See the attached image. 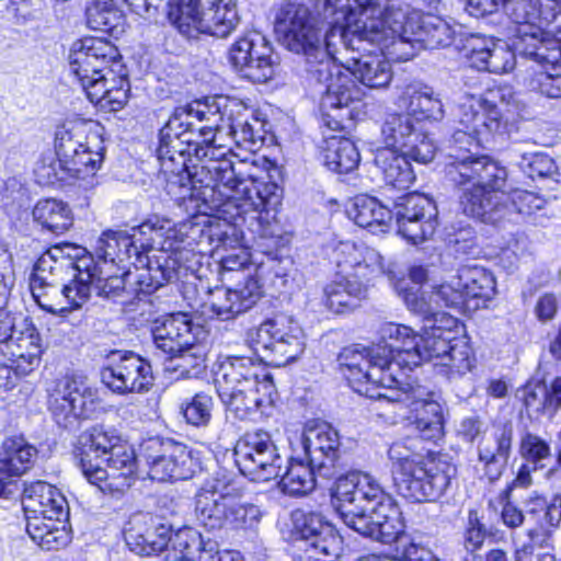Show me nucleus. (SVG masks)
<instances>
[{"label": "nucleus", "instance_id": "nucleus-1", "mask_svg": "<svg viewBox=\"0 0 561 561\" xmlns=\"http://www.w3.org/2000/svg\"><path fill=\"white\" fill-rule=\"evenodd\" d=\"M449 180L462 187V213L484 224H496L511 213L530 216L546 205L537 193L512 188L507 169L486 154L450 157L446 164Z\"/></svg>", "mask_w": 561, "mask_h": 561}, {"label": "nucleus", "instance_id": "nucleus-2", "mask_svg": "<svg viewBox=\"0 0 561 561\" xmlns=\"http://www.w3.org/2000/svg\"><path fill=\"white\" fill-rule=\"evenodd\" d=\"M244 192L247 197L241 204L236 201L225 204V213L237 210L236 215L231 214L230 219L209 217L202 213L194 214L187 221L181 222L178 234H185L197 242L206 239L216 251L221 248H237L241 240L242 225H247L252 233L261 238L279 236L280 229L276 219L280 205L278 186L271 182H253Z\"/></svg>", "mask_w": 561, "mask_h": 561}, {"label": "nucleus", "instance_id": "nucleus-3", "mask_svg": "<svg viewBox=\"0 0 561 561\" xmlns=\"http://www.w3.org/2000/svg\"><path fill=\"white\" fill-rule=\"evenodd\" d=\"M325 7L334 9L335 24L325 33L324 41L321 38L318 22L308 7L302 3L284 1L275 13L274 27L280 43L290 51L301 54L306 57L308 66L325 55L339 53V47L344 49L359 50L362 44L367 43L366 38H358L355 35L346 36L347 19L351 10L347 8L348 0H324Z\"/></svg>", "mask_w": 561, "mask_h": 561}, {"label": "nucleus", "instance_id": "nucleus-4", "mask_svg": "<svg viewBox=\"0 0 561 561\" xmlns=\"http://www.w3.org/2000/svg\"><path fill=\"white\" fill-rule=\"evenodd\" d=\"M371 15L351 13L346 36L355 35L366 38L369 44L385 45L387 48L391 45L394 49L407 44L412 48L419 45L436 49L450 45L453 41L454 31L450 25L436 15L407 12L393 3L389 4V9Z\"/></svg>", "mask_w": 561, "mask_h": 561}, {"label": "nucleus", "instance_id": "nucleus-5", "mask_svg": "<svg viewBox=\"0 0 561 561\" xmlns=\"http://www.w3.org/2000/svg\"><path fill=\"white\" fill-rule=\"evenodd\" d=\"M214 382L222 403L240 420L270 404L275 390L272 376L251 357L224 359L215 371Z\"/></svg>", "mask_w": 561, "mask_h": 561}, {"label": "nucleus", "instance_id": "nucleus-6", "mask_svg": "<svg viewBox=\"0 0 561 561\" xmlns=\"http://www.w3.org/2000/svg\"><path fill=\"white\" fill-rule=\"evenodd\" d=\"M195 515L209 530H245L259 525L262 511L247 501L225 474L217 473L197 492Z\"/></svg>", "mask_w": 561, "mask_h": 561}, {"label": "nucleus", "instance_id": "nucleus-7", "mask_svg": "<svg viewBox=\"0 0 561 561\" xmlns=\"http://www.w3.org/2000/svg\"><path fill=\"white\" fill-rule=\"evenodd\" d=\"M22 506L26 531L37 546L49 551L70 542L69 506L56 486L44 481L32 482L23 490Z\"/></svg>", "mask_w": 561, "mask_h": 561}, {"label": "nucleus", "instance_id": "nucleus-8", "mask_svg": "<svg viewBox=\"0 0 561 561\" xmlns=\"http://www.w3.org/2000/svg\"><path fill=\"white\" fill-rule=\"evenodd\" d=\"M379 335H381L379 333ZM339 364L350 381H366L365 394L387 392L397 383L394 367H398L397 350L380 336V342L370 347H345L339 355Z\"/></svg>", "mask_w": 561, "mask_h": 561}, {"label": "nucleus", "instance_id": "nucleus-9", "mask_svg": "<svg viewBox=\"0 0 561 561\" xmlns=\"http://www.w3.org/2000/svg\"><path fill=\"white\" fill-rule=\"evenodd\" d=\"M516 110L510 87H494L479 95L465 93L458 101L462 133L477 140L501 135L502 119Z\"/></svg>", "mask_w": 561, "mask_h": 561}, {"label": "nucleus", "instance_id": "nucleus-10", "mask_svg": "<svg viewBox=\"0 0 561 561\" xmlns=\"http://www.w3.org/2000/svg\"><path fill=\"white\" fill-rule=\"evenodd\" d=\"M371 399L381 405L393 407V413L400 419H413L415 428L423 439H437L443 435L444 415L443 407L436 394L422 386L409 389H387L369 393Z\"/></svg>", "mask_w": 561, "mask_h": 561}, {"label": "nucleus", "instance_id": "nucleus-11", "mask_svg": "<svg viewBox=\"0 0 561 561\" xmlns=\"http://www.w3.org/2000/svg\"><path fill=\"white\" fill-rule=\"evenodd\" d=\"M505 13L512 23L508 41L525 56L548 33L543 28L561 16V0H510Z\"/></svg>", "mask_w": 561, "mask_h": 561}, {"label": "nucleus", "instance_id": "nucleus-12", "mask_svg": "<svg viewBox=\"0 0 561 561\" xmlns=\"http://www.w3.org/2000/svg\"><path fill=\"white\" fill-rule=\"evenodd\" d=\"M380 334L397 350L398 367L409 368L419 366L423 360H434L438 366L458 339L427 330L420 335L410 327L392 322L382 324Z\"/></svg>", "mask_w": 561, "mask_h": 561}, {"label": "nucleus", "instance_id": "nucleus-13", "mask_svg": "<svg viewBox=\"0 0 561 561\" xmlns=\"http://www.w3.org/2000/svg\"><path fill=\"white\" fill-rule=\"evenodd\" d=\"M389 497L376 478L353 471L337 479L334 505L344 524L352 528L359 518L367 517Z\"/></svg>", "mask_w": 561, "mask_h": 561}, {"label": "nucleus", "instance_id": "nucleus-14", "mask_svg": "<svg viewBox=\"0 0 561 561\" xmlns=\"http://www.w3.org/2000/svg\"><path fill=\"white\" fill-rule=\"evenodd\" d=\"M337 54L325 55L307 68L310 78L318 84L320 110L327 116H330L331 111L347 108L362 98L348 69L336 62Z\"/></svg>", "mask_w": 561, "mask_h": 561}, {"label": "nucleus", "instance_id": "nucleus-15", "mask_svg": "<svg viewBox=\"0 0 561 561\" xmlns=\"http://www.w3.org/2000/svg\"><path fill=\"white\" fill-rule=\"evenodd\" d=\"M249 340L272 365L285 366L297 359L305 350L304 333L291 318L278 316L249 331Z\"/></svg>", "mask_w": 561, "mask_h": 561}, {"label": "nucleus", "instance_id": "nucleus-16", "mask_svg": "<svg viewBox=\"0 0 561 561\" xmlns=\"http://www.w3.org/2000/svg\"><path fill=\"white\" fill-rule=\"evenodd\" d=\"M236 465L242 474L252 480L268 481L278 478L283 459L270 433H245L234 446Z\"/></svg>", "mask_w": 561, "mask_h": 561}, {"label": "nucleus", "instance_id": "nucleus-17", "mask_svg": "<svg viewBox=\"0 0 561 561\" xmlns=\"http://www.w3.org/2000/svg\"><path fill=\"white\" fill-rule=\"evenodd\" d=\"M454 474L450 463L428 456L405 476L394 477V481L398 491L410 501L435 502L445 494Z\"/></svg>", "mask_w": 561, "mask_h": 561}, {"label": "nucleus", "instance_id": "nucleus-18", "mask_svg": "<svg viewBox=\"0 0 561 561\" xmlns=\"http://www.w3.org/2000/svg\"><path fill=\"white\" fill-rule=\"evenodd\" d=\"M98 404V392L81 378L65 377L57 382L49 407L56 423L71 428L79 419H89Z\"/></svg>", "mask_w": 561, "mask_h": 561}, {"label": "nucleus", "instance_id": "nucleus-19", "mask_svg": "<svg viewBox=\"0 0 561 561\" xmlns=\"http://www.w3.org/2000/svg\"><path fill=\"white\" fill-rule=\"evenodd\" d=\"M398 233L412 244L432 237L436 229V206L427 196L410 193L398 198L393 211Z\"/></svg>", "mask_w": 561, "mask_h": 561}, {"label": "nucleus", "instance_id": "nucleus-20", "mask_svg": "<svg viewBox=\"0 0 561 561\" xmlns=\"http://www.w3.org/2000/svg\"><path fill=\"white\" fill-rule=\"evenodd\" d=\"M118 57L117 48L106 39L85 37L76 41L69 53L70 72L78 79L82 88L100 76L112 75L110 65Z\"/></svg>", "mask_w": 561, "mask_h": 561}, {"label": "nucleus", "instance_id": "nucleus-21", "mask_svg": "<svg viewBox=\"0 0 561 561\" xmlns=\"http://www.w3.org/2000/svg\"><path fill=\"white\" fill-rule=\"evenodd\" d=\"M102 382L113 392L127 394L148 391L152 386L150 364L133 352L113 354L101 370Z\"/></svg>", "mask_w": 561, "mask_h": 561}, {"label": "nucleus", "instance_id": "nucleus-22", "mask_svg": "<svg viewBox=\"0 0 561 561\" xmlns=\"http://www.w3.org/2000/svg\"><path fill=\"white\" fill-rule=\"evenodd\" d=\"M122 444V439L115 431L106 430L103 426H93L80 434L76 457L79 459L83 476L91 484L104 490L101 483L107 480L108 473L99 461Z\"/></svg>", "mask_w": 561, "mask_h": 561}, {"label": "nucleus", "instance_id": "nucleus-23", "mask_svg": "<svg viewBox=\"0 0 561 561\" xmlns=\"http://www.w3.org/2000/svg\"><path fill=\"white\" fill-rule=\"evenodd\" d=\"M297 530L305 540L309 561H336L343 550V540L335 528L318 513L297 511L294 514Z\"/></svg>", "mask_w": 561, "mask_h": 561}, {"label": "nucleus", "instance_id": "nucleus-24", "mask_svg": "<svg viewBox=\"0 0 561 561\" xmlns=\"http://www.w3.org/2000/svg\"><path fill=\"white\" fill-rule=\"evenodd\" d=\"M333 259L341 273L360 282L366 290L377 278L390 273L379 251L364 243L340 242L333 251Z\"/></svg>", "mask_w": 561, "mask_h": 561}, {"label": "nucleus", "instance_id": "nucleus-25", "mask_svg": "<svg viewBox=\"0 0 561 561\" xmlns=\"http://www.w3.org/2000/svg\"><path fill=\"white\" fill-rule=\"evenodd\" d=\"M495 294L493 275L481 266H463L448 283L442 284V295L448 304L460 308L476 301L473 308L484 307Z\"/></svg>", "mask_w": 561, "mask_h": 561}, {"label": "nucleus", "instance_id": "nucleus-26", "mask_svg": "<svg viewBox=\"0 0 561 561\" xmlns=\"http://www.w3.org/2000/svg\"><path fill=\"white\" fill-rule=\"evenodd\" d=\"M76 271L69 284L61 287L60 300L50 301L44 299L41 309L53 314L66 316L67 313L81 308L90 298L92 285L101 274L99 266L94 263L92 255H78L75 262H68ZM47 298V297H44Z\"/></svg>", "mask_w": 561, "mask_h": 561}, {"label": "nucleus", "instance_id": "nucleus-27", "mask_svg": "<svg viewBox=\"0 0 561 561\" xmlns=\"http://www.w3.org/2000/svg\"><path fill=\"white\" fill-rule=\"evenodd\" d=\"M300 442L308 461L312 468H317L318 474L331 478L341 446L337 431L325 422H308Z\"/></svg>", "mask_w": 561, "mask_h": 561}, {"label": "nucleus", "instance_id": "nucleus-28", "mask_svg": "<svg viewBox=\"0 0 561 561\" xmlns=\"http://www.w3.org/2000/svg\"><path fill=\"white\" fill-rule=\"evenodd\" d=\"M172 537V526L161 523L157 517L136 513L130 516L124 528V538L129 549L139 556L162 552Z\"/></svg>", "mask_w": 561, "mask_h": 561}, {"label": "nucleus", "instance_id": "nucleus-29", "mask_svg": "<svg viewBox=\"0 0 561 561\" xmlns=\"http://www.w3.org/2000/svg\"><path fill=\"white\" fill-rule=\"evenodd\" d=\"M36 449L22 436L4 439L0 450V497L10 499L21 489L20 477L33 465Z\"/></svg>", "mask_w": 561, "mask_h": 561}, {"label": "nucleus", "instance_id": "nucleus-30", "mask_svg": "<svg viewBox=\"0 0 561 561\" xmlns=\"http://www.w3.org/2000/svg\"><path fill=\"white\" fill-rule=\"evenodd\" d=\"M514 426L510 421L493 423L478 445V460L490 481L499 479L512 451Z\"/></svg>", "mask_w": 561, "mask_h": 561}, {"label": "nucleus", "instance_id": "nucleus-31", "mask_svg": "<svg viewBox=\"0 0 561 561\" xmlns=\"http://www.w3.org/2000/svg\"><path fill=\"white\" fill-rule=\"evenodd\" d=\"M466 49L472 67L499 75L512 71L516 65V54H519L514 49L511 41L510 44H505L478 35L468 39Z\"/></svg>", "mask_w": 561, "mask_h": 561}, {"label": "nucleus", "instance_id": "nucleus-32", "mask_svg": "<svg viewBox=\"0 0 561 561\" xmlns=\"http://www.w3.org/2000/svg\"><path fill=\"white\" fill-rule=\"evenodd\" d=\"M202 334L187 312H178V377L198 378L205 371L204 347L197 343Z\"/></svg>", "mask_w": 561, "mask_h": 561}, {"label": "nucleus", "instance_id": "nucleus-33", "mask_svg": "<svg viewBox=\"0 0 561 561\" xmlns=\"http://www.w3.org/2000/svg\"><path fill=\"white\" fill-rule=\"evenodd\" d=\"M351 529L382 543H392L404 533V523L391 496Z\"/></svg>", "mask_w": 561, "mask_h": 561}, {"label": "nucleus", "instance_id": "nucleus-34", "mask_svg": "<svg viewBox=\"0 0 561 561\" xmlns=\"http://www.w3.org/2000/svg\"><path fill=\"white\" fill-rule=\"evenodd\" d=\"M374 162L383 174L386 185L405 190L413 183L415 175L409 159L402 153L397 142H368Z\"/></svg>", "mask_w": 561, "mask_h": 561}, {"label": "nucleus", "instance_id": "nucleus-35", "mask_svg": "<svg viewBox=\"0 0 561 561\" xmlns=\"http://www.w3.org/2000/svg\"><path fill=\"white\" fill-rule=\"evenodd\" d=\"M396 289L402 297L407 308L422 318L423 322L442 307H454L448 304L442 295V285L435 287H415L410 286L405 280L397 284Z\"/></svg>", "mask_w": 561, "mask_h": 561}, {"label": "nucleus", "instance_id": "nucleus-36", "mask_svg": "<svg viewBox=\"0 0 561 561\" xmlns=\"http://www.w3.org/2000/svg\"><path fill=\"white\" fill-rule=\"evenodd\" d=\"M350 73L370 89L387 87L392 80V69L383 54L369 53L354 57L346 66Z\"/></svg>", "mask_w": 561, "mask_h": 561}, {"label": "nucleus", "instance_id": "nucleus-37", "mask_svg": "<svg viewBox=\"0 0 561 561\" xmlns=\"http://www.w3.org/2000/svg\"><path fill=\"white\" fill-rule=\"evenodd\" d=\"M399 105L404 106L416 122L424 123L425 128H428L431 119L436 121L443 115V104L428 87L408 85L400 98Z\"/></svg>", "mask_w": 561, "mask_h": 561}, {"label": "nucleus", "instance_id": "nucleus-38", "mask_svg": "<svg viewBox=\"0 0 561 561\" xmlns=\"http://www.w3.org/2000/svg\"><path fill=\"white\" fill-rule=\"evenodd\" d=\"M60 252L59 248H54L46 251L35 263L31 277L32 295L38 306L41 307L44 297L50 301L60 300L59 293L61 288L56 287L51 278L57 270L62 267V262H57V255Z\"/></svg>", "mask_w": 561, "mask_h": 561}, {"label": "nucleus", "instance_id": "nucleus-39", "mask_svg": "<svg viewBox=\"0 0 561 561\" xmlns=\"http://www.w3.org/2000/svg\"><path fill=\"white\" fill-rule=\"evenodd\" d=\"M346 214L357 226L371 232H382L392 218V210L371 196L358 195L347 206Z\"/></svg>", "mask_w": 561, "mask_h": 561}, {"label": "nucleus", "instance_id": "nucleus-40", "mask_svg": "<svg viewBox=\"0 0 561 561\" xmlns=\"http://www.w3.org/2000/svg\"><path fill=\"white\" fill-rule=\"evenodd\" d=\"M59 153L67 158L72 178L81 173H94L104 160L105 149L102 142H59Z\"/></svg>", "mask_w": 561, "mask_h": 561}, {"label": "nucleus", "instance_id": "nucleus-41", "mask_svg": "<svg viewBox=\"0 0 561 561\" xmlns=\"http://www.w3.org/2000/svg\"><path fill=\"white\" fill-rule=\"evenodd\" d=\"M112 85L107 87V76H100L95 81H89L83 90L92 103L103 110L116 112L121 110L128 100L129 83L123 77L112 76Z\"/></svg>", "mask_w": 561, "mask_h": 561}, {"label": "nucleus", "instance_id": "nucleus-42", "mask_svg": "<svg viewBox=\"0 0 561 561\" xmlns=\"http://www.w3.org/2000/svg\"><path fill=\"white\" fill-rule=\"evenodd\" d=\"M206 8L204 34L227 37L239 24L234 0H201Z\"/></svg>", "mask_w": 561, "mask_h": 561}, {"label": "nucleus", "instance_id": "nucleus-43", "mask_svg": "<svg viewBox=\"0 0 561 561\" xmlns=\"http://www.w3.org/2000/svg\"><path fill=\"white\" fill-rule=\"evenodd\" d=\"M367 290L337 268L335 278L324 287L325 302L330 310L340 313L353 308L355 301L366 297Z\"/></svg>", "mask_w": 561, "mask_h": 561}, {"label": "nucleus", "instance_id": "nucleus-44", "mask_svg": "<svg viewBox=\"0 0 561 561\" xmlns=\"http://www.w3.org/2000/svg\"><path fill=\"white\" fill-rule=\"evenodd\" d=\"M257 298L259 294L250 288V284L240 289H217L210 301V309L220 319L228 320L250 309Z\"/></svg>", "mask_w": 561, "mask_h": 561}, {"label": "nucleus", "instance_id": "nucleus-45", "mask_svg": "<svg viewBox=\"0 0 561 561\" xmlns=\"http://www.w3.org/2000/svg\"><path fill=\"white\" fill-rule=\"evenodd\" d=\"M33 218L42 228L55 234L64 233L73 222L68 204L56 198L39 199L33 208Z\"/></svg>", "mask_w": 561, "mask_h": 561}, {"label": "nucleus", "instance_id": "nucleus-46", "mask_svg": "<svg viewBox=\"0 0 561 561\" xmlns=\"http://www.w3.org/2000/svg\"><path fill=\"white\" fill-rule=\"evenodd\" d=\"M118 0H98L87 11V23L92 30L118 36L125 32L126 18L117 7Z\"/></svg>", "mask_w": 561, "mask_h": 561}, {"label": "nucleus", "instance_id": "nucleus-47", "mask_svg": "<svg viewBox=\"0 0 561 561\" xmlns=\"http://www.w3.org/2000/svg\"><path fill=\"white\" fill-rule=\"evenodd\" d=\"M188 150L193 146L195 157L198 161H208L209 164L206 168L211 171L221 174L220 181H226V185L229 187L236 186L234 172L232 168V161L228 158L230 149L224 146H215V142H186Z\"/></svg>", "mask_w": 561, "mask_h": 561}, {"label": "nucleus", "instance_id": "nucleus-48", "mask_svg": "<svg viewBox=\"0 0 561 561\" xmlns=\"http://www.w3.org/2000/svg\"><path fill=\"white\" fill-rule=\"evenodd\" d=\"M54 145V149L42 153L34 170L36 181L41 185H54L72 179L71 168L65 162L67 158L59 153V144Z\"/></svg>", "mask_w": 561, "mask_h": 561}, {"label": "nucleus", "instance_id": "nucleus-49", "mask_svg": "<svg viewBox=\"0 0 561 561\" xmlns=\"http://www.w3.org/2000/svg\"><path fill=\"white\" fill-rule=\"evenodd\" d=\"M317 468L311 463L305 465L302 461H291L284 474H279V486L288 495H305L313 490L316 484L314 474Z\"/></svg>", "mask_w": 561, "mask_h": 561}, {"label": "nucleus", "instance_id": "nucleus-50", "mask_svg": "<svg viewBox=\"0 0 561 561\" xmlns=\"http://www.w3.org/2000/svg\"><path fill=\"white\" fill-rule=\"evenodd\" d=\"M416 438H405L393 443L388 449L396 477L405 476L414 467L422 463L430 455H424L417 445Z\"/></svg>", "mask_w": 561, "mask_h": 561}, {"label": "nucleus", "instance_id": "nucleus-51", "mask_svg": "<svg viewBox=\"0 0 561 561\" xmlns=\"http://www.w3.org/2000/svg\"><path fill=\"white\" fill-rule=\"evenodd\" d=\"M476 358L471 346L465 339L458 337L438 366L444 368L448 379H458L470 373Z\"/></svg>", "mask_w": 561, "mask_h": 561}, {"label": "nucleus", "instance_id": "nucleus-52", "mask_svg": "<svg viewBox=\"0 0 561 561\" xmlns=\"http://www.w3.org/2000/svg\"><path fill=\"white\" fill-rule=\"evenodd\" d=\"M206 8L201 0H178V32L187 38L204 34Z\"/></svg>", "mask_w": 561, "mask_h": 561}, {"label": "nucleus", "instance_id": "nucleus-53", "mask_svg": "<svg viewBox=\"0 0 561 561\" xmlns=\"http://www.w3.org/2000/svg\"><path fill=\"white\" fill-rule=\"evenodd\" d=\"M261 45H251V60L245 68V77L254 82H266L274 76L275 61L270 42L261 34Z\"/></svg>", "mask_w": 561, "mask_h": 561}, {"label": "nucleus", "instance_id": "nucleus-54", "mask_svg": "<svg viewBox=\"0 0 561 561\" xmlns=\"http://www.w3.org/2000/svg\"><path fill=\"white\" fill-rule=\"evenodd\" d=\"M385 140H401L407 137L425 138L430 129L424 123L416 119L408 112L405 115H390L387 117L381 129Z\"/></svg>", "mask_w": 561, "mask_h": 561}, {"label": "nucleus", "instance_id": "nucleus-55", "mask_svg": "<svg viewBox=\"0 0 561 561\" xmlns=\"http://www.w3.org/2000/svg\"><path fill=\"white\" fill-rule=\"evenodd\" d=\"M135 234H128L123 231H106L103 232L99 238L95 253L100 260L104 262H115L118 261V251L119 247H124V254L127 252L134 251L137 260L141 262V256L139 254L138 247L134 241Z\"/></svg>", "mask_w": 561, "mask_h": 561}, {"label": "nucleus", "instance_id": "nucleus-56", "mask_svg": "<svg viewBox=\"0 0 561 561\" xmlns=\"http://www.w3.org/2000/svg\"><path fill=\"white\" fill-rule=\"evenodd\" d=\"M219 108L220 105L216 98L194 100L184 106L178 107V121H180L178 127L182 128L185 126L183 131L178 133V137L185 131L193 130L194 122L191 119L194 118L198 123H202L203 121L209 122L213 117H216L219 114Z\"/></svg>", "mask_w": 561, "mask_h": 561}, {"label": "nucleus", "instance_id": "nucleus-57", "mask_svg": "<svg viewBox=\"0 0 561 561\" xmlns=\"http://www.w3.org/2000/svg\"><path fill=\"white\" fill-rule=\"evenodd\" d=\"M359 149L355 142H331L324 152V163L333 172L350 173L358 167Z\"/></svg>", "mask_w": 561, "mask_h": 561}, {"label": "nucleus", "instance_id": "nucleus-58", "mask_svg": "<svg viewBox=\"0 0 561 561\" xmlns=\"http://www.w3.org/2000/svg\"><path fill=\"white\" fill-rule=\"evenodd\" d=\"M5 352L10 355L11 365L22 374H27L38 365L42 353L41 346L34 343L32 333H21L19 342Z\"/></svg>", "mask_w": 561, "mask_h": 561}, {"label": "nucleus", "instance_id": "nucleus-59", "mask_svg": "<svg viewBox=\"0 0 561 561\" xmlns=\"http://www.w3.org/2000/svg\"><path fill=\"white\" fill-rule=\"evenodd\" d=\"M527 513L530 515H541L538 519L540 527L547 536L559 527L561 523V497L554 496L548 504L547 501L538 494H534L526 502Z\"/></svg>", "mask_w": 561, "mask_h": 561}, {"label": "nucleus", "instance_id": "nucleus-60", "mask_svg": "<svg viewBox=\"0 0 561 561\" xmlns=\"http://www.w3.org/2000/svg\"><path fill=\"white\" fill-rule=\"evenodd\" d=\"M100 462L102 467L103 463L107 466L105 468L108 473L107 479L123 478L125 482L121 483V485H129L127 480L136 471V457L134 450L128 445L122 444L119 447H116L113 453H110Z\"/></svg>", "mask_w": 561, "mask_h": 561}, {"label": "nucleus", "instance_id": "nucleus-61", "mask_svg": "<svg viewBox=\"0 0 561 561\" xmlns=\"http://www.w3.org/2000/svg\"><path fill=\"white\" fill-rule=\"evenodd\" d=\"M210 541L204 540L201 533L192 527L178 529V561H204Z\"/></svg>", "mask_w": 561, "mask_h": 561}, {"label": "nucleus", "instance_id": "nucleus-62", "mask_svg": "<svg viewBox=\"0 0 561 561\" xmlns=\"http://www.w3.org/2000/svg\"><path fill=\"white\" fill-rule=\"evenodd\" d=\"M152 336L157 350L165 356V362L172 364L175 351V320L174 314L157 319L152 327Z\"/></svg>", "mask_w": 561, "mask_h": 561}, {"label": "nucleus", "instance_id": "nucleus-63", "mask_svg": "<svg viewBox=\"0 0 561 561\" xmlns=\"http://www.w3.org/2000/svg\"><path fill=\"white\" fill-rule=\"evenodd\" d=\"M525 57L535 60L542 67L560 66L561 62V32L556 37L549 32L540 37L539 43L529 49Z\"/></svg>", "mask_w": 561, "mask_h": 561}, {"label": "nucleus", "instance_id": "nucleus-64", "mask_svg": "<svg viewBox=\"0 0 561 561\" xmlns=\"http://www.w3.org/2000/svg\"><path fill=\"white\" fill-rule=\"evenodd\" d=\"M211 408V397L205 393H197L190 402L182 405V414L187 424L203 426L210 420Z\"/></svg>", "mask_w": 561, "mask_h": 561}]
</instances>
